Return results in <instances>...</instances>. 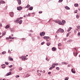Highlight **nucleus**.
Instances as JSON below:
<instances>
[{"mask_svg": "<svg viewBox=\"0 0 80 80\" xmlns=\"http://www.w3.org/2000/svg\"><path fill=\"white\" fill-rule=\"evenodd\" d=\"M26 56H21V57H19V58H21L22 60V61H25V60H27L28 58H26Z\"/></svg>", "mask_w": 80, "mask_h": 80, "instance_id": "obj_1", "label": "nucleus"}, {"mask_svg": "<svg viewBox=\"0 0 80 80\" xmlns=\"http://www.w3.org/2000/svg\"><path fill=\"white\" fill-rule=\"evenodd\" d=\"M45 35V32H42L40 33V35L41 37H42V36H44Z\"/></svg>", "mask_w": 80, "mask_h": 80, "instance_id": "obj_2", "label": "nucleus"}, {"mask_svg": "<svg viewBox=\"0 0 80 80\" xmlns=\"http://www.w3.org/2000/svg\"><path fill=\"white\" fill-rule=\"evenodd\" d=\"M58 31H59V32H62V33L64 32V30H63V29L61 28H59L58 29Z\"/></svg>", "mask_w": 80, "mask_h": 80, "instance_id": "obj_3", "label": "nucleus"}, {"mask_svg": "<svg viewBox=\"0 0 80 80\" xmlns=\"http://www.w3.org/2000/svg\"><path fill=\"white\" fill-rule=\"evenodd\" d=\"M17 9L18 10L20 11L22 9V7L21 6L18 7H17Z\"/></svg>", "mask_w": 80, "mask_h": 80, "instance_id": "obj_4", "label": "nucleus"}, {"mask_svg": "<svg viewBox=\"0 0 80 80\" xmlns=\"http://www.w3.org/2000/svg\"><path fill=\"white\" fill-rule=\"evenodd\" d=\"M10 15L11 17H13V16H14V15L13 14V12H10Z\"/></svg>", "mask_w": 80, "mask_h": 80, "instance_id": "obj_5", "label": "nucleus"}, {"mask_svg": "<svg viewBox=\"0 0 80 80\" xmlns=\"http://www.w3.org/2000/svg\"><path fill=\"white\" fill-rule=\"evenodd\" d=\"M43 38H44V39H45V40L49 39L50 38V37H47V36H44Z\"/></svg>", "mask_w": 80, "mask_h": 80, "instance_id": "obj_6", "label": "nucleus"}, {"mask_svg": "<svg viewBox=\"0 0 80 80\" xmlns=\"http://www.w3.org/2000/svg\"><path fill=\"white\" fill-rule=\"evenodd\" d=\"M12 75V72H9L6 74V76H9V75Z\"/></svg>", "mask_w": 80, "mask_h": 80, "instance_id": "obj_7", "label": "nucleus"}, {"mask_svg": "<svg viewBox=\"0 0 80 80\" xmlns=\"http://www.w3.org/2000/svg\"><path fill=\"white\" fill-rule=\"evenodd\" d=\"M53 22H55V23H59V22H60V20H53Z\"/></svg>", "mask_w": 80, "mask_h": 80, "instance_id": "obj_8", "label": "nucleus"}, {"mask_svg": "<svg viewBox=\"0 0 80 80\" xmlns=\"http://www.w3.org/2000/svg\"><path fill=\"white\" fill-rule=\"evenodd\" d=\"M62 64V65H68V63L67 62H61Z\"/></svg>", "mask_w": 80, "mask_h": 80, "instance_id": "obj_9", "label": "nucleus"}, {"mask_svg": "<svg viewBox=\"0 0 80 80\" xmlns=\"http://www.w3.org/2000/svg\"><path fill=\"white\" fill-rule=\"evenodd\" d=\"M64 8H65V9H66V10H70V8L68 7L67 6L65 7Z\"/></svg>", "mask_w": 80, "mask_h": 80, "instance_id": "obj_10", "label": "nucleus"}, {"mask_svg": "<svg viewBox=\"0 0 80 80\" xmlns=\"http://www.w3.org/2000/svg\"><path fill=\"white\" fill-rule=\"evenodd\" d=\"M55 66H52V67H51L49 68V70H52V69H53V68H55Z\"/></svg>", "mask_w": 80, "mask_h": 80, "instance_id": "obj_11", "label": "nucleus"}, {"mask_svg": "<svg viewBox=\"0 0 80 80\" xmlns=\"http://www.w3.org/2000/svg\"><path fill=\"white\" fill-rule=\"evenodd\" d=\"M18 2L19 5H21V0H18Z\"/></svg>", "mask_w": 80, "mask_h": 80, "instance_id": "obj_12", "label": "nucleus"}, {"mask_svg": "<svg viewBox=\"0 0 80 80\" xmlns=\"http://www.w3.org/2000/svg\"><path fill=\"white\" fill-rule=\"evenodd\" d=\"M52 51H55V50H57V49L56 48L54 47L52 48Z\"/></svg>", "mask_w": 80, "mask_h": 80, "instance_id": "obj_13", "label": "nucleus"}, {"mask_svg": "<svg viewBox=\"0 0 80 80\" xmlns=\"http://www.w3.org/2000/svg\"><path fill=\"white\" fill-rule=\"evenodd\" d=\"M1 3L2 4H4V3H5V1H3V0H0V1Z\"/></svg>", "mask_w": 80, "mask_h": 80, "instance_id": "obj_14", "label": "nucleus"}, {"mask_svg": "<svg viewBox=\"0 0 80 80\" xmlns=\"http://www.w3.org/2000/svg\"><path fill=\"white\" fill-rule=\"evenodd\" d=\"M53 65H54V66H57V65H58V63H54L52 65V66H53Z\"/></svg>", "mask_w": 80, "mask_h": 80, "instance_id": "obj_15", "label": "nucleus"}, {"mask_svg": "<svg viewBox=\"0 0 80 80\" xmlns=\"http://www.w3.org/2000/svg\"><path fill=\"white\" fill-rule=\"evenodd\" d=\"M72 28V27H69V29L67 31L68 32H69V31H70L71 29Z\"/></svg>", "mask_w": 80, "mask_h": 80, "instance_id": "obj_16", "label": "nucleus"}, {"mask_svg": "<svg viewBox=\"0 0 80 80\" xmlns=\"http://www.w3.org/2000/svg\"><path fill=\"white\" fill-rule=\"evenodd\" d=\"M18 20H19V18L17 19L16 20L14 21V22L16 23H18Z\"/></svg>", "mask_w": 80, "mask_h": 80, "instance_id": "obj_17", "label": "nucleus"}, {"mask_svg": "<svg viewBox=\"0 0 80 80\" xmlns=\"http://www.w3.org/2000/svg\"><path fill=\"white\" fill-rule=\"evenodd\" d=\"M33 7H29V10H33Z\"/></svg>", "mask_w": 80, "mask_h": 80, "instance_id": "obj_18", "label": "nucleus"}, {"mask_svg": "<svg viewBox=\"0 0 80 80\" xmlns=\"http://www.w3.org/2000/svg\"><path fill=\"white\" fill-rule=\"evenodd\" d=\"M71 72L73 73H75V72L73 70V69H71Z\"/></svg>", "mask_w": 80, "mask_h": 80, "instance_id": "obj_19", "label": "nucleus"}, {"mask_svg": "<svg viewBox=\"0 0 80 80\" xmlns=\"http://www.w3.org/2000/svg\"><path fill=\"white\" fill-rule=\"evenodd\" d=\"M9 27H10V26H9V25H7L6 26L5 28L7 29V28H8Z\"/></svg>", "mask_w": 80, "mask_h": 80, "instance_id": "obj_20", "label": "nucleus"}, {"mask_svg": "<svg viewBox=\"0 0 80 80\" xmlns=\"http://www.w3.org/2000/svg\"><path fill=\"white\" fill-rule=\"evenodd\" d=\"M62 23L63 25V24H65V20H62Z\"/></svg>", "mask_w": 80, "mask_h": 80, "instance_id": "obj_21", "label": "nucleus"}, {"mask_svg": "<svg viewBox=\"0 0 80 80\" xmlns=\"http://www.w3.org/2000/svg\"><path fill=\"white\" fill-rule=\"evenodd\" d=\"M18 23L20 25L22 24V20H20V21L18 22Z\"/></svg>", "mask_w": 80, "mask_h": 80, "instance_id": "obj_22", "label": "nucleus"}, {"mask_svg": "<svg viewBox=\"0 0 80 80\" xmlns=\"http://www.w3.org/2000/svg\"><path fill=\"white\" fill-rule=\"evenodd\" d=\"M9 60L10 61H13V58H11L9 57Z\"/></svg>", "mask_w": 80, "mask_h": 80, "instance_id": "obj_23", "label": "nucleus"}, {"mask_svg": "<svg viewBox=\"0 0 80 80\" xmlns=\"http://www.w3.org/2000/svg\"><path fill=\"white\" fill-rule=\"evenodd\" d=\"M74 5L76 7H78V3L75 4Z\"/></svg>", "mask_w": 80, "mask_h": 80, "instance_id": "obj_24", "label": "nucleus"}, {"mask_svg": "<svg viewBox=\"0 0 80 80\" xmlns=\"http://www.w3.org/2000/svg\"><path fill=\"white\" fill-rule=\"evenodd\" d=\"M46 44L47 45V46H49L50 45V42L46 43Z\"/></svg>", "mask_w": 80, "mask_h": 80, "instance_id": "obj_25", "label": "nucleus"}, {"mask_svg": "<svg viewBox=\"0 0 80 80\" xmlns=\"http://www.w3.org/2000/svg\"><path fill=\"white\" fill-rule=\"evenodd\" d=\"M30 5L29 4H28L26 7H25V8H28L29 7H30Z\"/></svg>", "mask_w": 80, "mask_h": 80, "instance_id": "obj_26", "label": "nucleus"}, {"mask_svg": "<svg viewBox=\"0 0 80 80\" xmlns=\"http://www.w3.org/2000/svg\"><path fill=\"white\" fill-rule=\"evenodd\" d=\"M73 55H74V56H76L77 55V54H78V53H77V52L75 54V53H74V52H73Z\"/></svg>", "mask_w": 80, "mask_h": 80, "instance_id": "obj_27", "label": "nucleus"}, {"mask_svg": "<svg viewBox=\"0 0 80 80\" xmlns=\"http://www.w3.org/2000/svg\"><path fill=\"white\" fill-rule=\"evenodd\" d=\"M58 24H59V25H63V23L61 22V21H60V22H59Z\"/></svg>", "mask_w": 80, "mask_h": 80, "instance_id": "obj_28", "label": "nucleus"}, {"mask_svg": "<svg viewBox=\"0 0 80 80\" xmlns=\"http://www.w3.org/2000/svg\"><path fill=\"white\" fill-rule=\"evenodd\" d=\"M72 40L70 39L67 42H72Z\"/></svg>", "mask_w": 80, "mask_h": 80, "instance_id": "obj_29", "label": "nucleus"}, {"mask_svg": "<svg viewBox=\"0 0 80 80\" xmlns=\"http://www.w3.org/2000/svg\"><path fill=\"white\" fill-rule=\"evenodd\" d=\"M5 53H6V52H5V51H4V52H2V55H4V54H5Z\"/></svg>", "mask_w": 80, "mask_h": 80, "instance_id": "obj_30", "label": "nucleus"}, {"mask_svg": "<svg viewBox=\"0 0 80 80\" xmlns=\"http://www.w3.org/2000/svg\"><path fill=\"white\" fill-rule=\"evenodd\" d=\"M5 34H6V32H5L4 33H3L2 35V37H3V36H4V35H5Z\"/></svg>", "mask_w": 80, "mask_h": 80, "instance_id": "obj_31", "label": "nucleus"}, {"mask_svg": "<svg viewBox=\"0 0 80 80\" xmlns=\"http://www.w3.org/2000/svg\"><path fill=\"white\" fill-rule=\"evenodd\" d=\"M69 78L68 77H66L65 78V80H68Z\"/></svg>", "mask_w": 80, "mask_h": 80, "instance_id": "obj_32", "label": "nucleus"}, {"mask_svg": "<svg viewBox=\"0 0 80 80\" xmlns=\"http://www.w3.org/2000/svg\"><path fill=\"white\" fill-rule=\"evenodd\" d=\"M56 70H60V68H59L58 67H57L56 68Z\"/></svg>", "mask_w": 80, "mask_h": 80, "instance_id": "obj_33", "label": "nucleus"}, {"mask_svg": "<svg viewBox=\"0 0 80 80\" xmlns=\"http://www.w3.org/2000/svg\"><path fill=\"white\" fill-rule=\"evenodd\" d=\"M71 32H68L67 34V37H68V36H69V34H70V33Z\"/></svg>", "mask_w": 80, "mask_h": 80, "instance_id": "obj_34", "label": "nucleus"}, {"mask_svg": "<svg viewBox=\"0 0 80 80\" xmlns=\"http://www.w3.org/2000/svg\"><path fill=\"white\" fill-rule=\"evenodd\" d=\"M29 76H30V75L29 74H28V73H27L26 74L27 77H29Z\"/></svg>", "mask_w": 80, "mask_h": 80, "instance_id": "obj_35", "label": "nucleus"}, {"mask_svg": "<svg viewBox=\"0 0 80 80\" xmlns=\"http://www.w3.org/2000/svg\"><path fill=\"white\" fill-rule=\"evenodd\" d=\"M5 63L7 65H8V62H5Z\"/></svg>", "mask_w": 80, "mask_h": 80, "instance_id": "obj_36", "label": "nucleus"}, {"mask_svg": "<svg viewBox=\"0 0 80 80\" xmlns=\"http://www.w3.org/2000/svg\"><path fill=\"white\" fill-rule=\"evenodd\" d=\"M62 1H63V0H59L58 2L59 3H60L61 2H62Z\"/></svg>", "mask_w": 80, "mask_h": 80, "instance_id": "obj_37", "label": "nucleus"}, {"mask_svg": "<svg viewBox=\"0 0 80 80\" xmlns=\"http://www.w3.org/2000/svg\"><path fill=\"white\" fill-rule=\"evenodd\" d=\"M16 78H18V77H20V76L18 75L16 76H15Z\"/></svg>", "mask_w": 80, "mask_h": 80, "instance_id": "obj_38", "label": "nucleus"}, {"mask_svg": "<svg viewBox=\"0 0 80 80\" xmlns=\"http://www.w3.org/2000/svg\"><path fill=\"white\" fill-rule=\"evenodd\" d=\"M78 37H80V32H78Z\"/></svg>", "mask_w": 80, "mask_h": 80, "instance_id": "obj_39", "label": "nucleus"}, {"mask_svg": "<svg viewBox=\"0 0 80 80\" xmlns=\"http://www.w3.org/2000/svg\"><path fill=\"white\" fill-rule=\"evenodd\" d=\"M77 28H78V29H80V26H78L77 27Z\"/></svg>", "mask_w": 80, "mask_h": 80, "instance_id": "obj_40", "label": "nucleus"}, {"mask_svg": "<svg viewBox=\"0 0 80 80\" xmlns=\"http://www.w3.org/2000/svg\"><path fill=\"white\" fill-rule=\"evenodd\" d=\"M61 45H62V44H61L60 43H59L58 44V46L59 47H60V46H61Z\"/></svg>", "mask_w": 80, "mask_h": 80, "instance_id": "obj_41", "label": "nucleus"}, {"mask_svg": "<svg viewBox=\"0 0 80 80\" xmlns=\"http://www.w3.org/2000/svg\"><path fill=\"white\" fill-rule=\"evenodd\" d=\"M76 18H79V16L78 15H77L76 16Z\"/></svg>", "mask_w": 80, "mask_h": 80, "instance_id": "obj_42", "label": "nucleus"}, {"mask_svg": "<svg viewBox=\"0 0 80 80\" xmlns=\"http://www.w3.org/2000/svg\"><path fill=\"white\" fill-rule=\"evenodd\" d=\"M19 70L21 71V70H22V68H19Z\"/></svg>", "mask_w": 80, "mask_h": 80, "instance_id": "obj_43", "label": "nucleus"}, {"mask_svg": "<svg viewBox=\"0 0 80 80\" xmlns=\"http://www.w3.org/2000/svg\"><path fill=\"white\" fill-rule=\"evenodd\" d=\"M13 28H11V32H13Z\"/></svg>", "mask_w": 80, "mask_h": 80, "instance_id": "obj_44", "label": "nucleus"}, {"mask_svg": "<svg viewBox=\"0 0 80 80\" xmlns=\"http://www.w3.org/2000/svg\"><path fill=\"white\" fill-rule=\"evenodd\" d=\"M44 42H42L41 43V45H43V44H44Z\"/></svg>", "mask_w": 80, "mask_h": 80, "instance_id": "obj_45", "label": "nucleus"}, {"mask_svg": "<svg viewBox=\"0 0 80 80\" xmlns=\"http://www.w3.org/2000/svg\"><path fill=\"white\" fill-rule=\"evenodd\" d=\"M56 33H59V31H58H58L56 32Z\"/></svg>", "mask_w": 80, "mask_h": 80, "instance_id": "obj_46", "label": "nucleus"}, {"mask_svg": "<svg viewBox=\"0 0 80 80\" xmlns=\"http://www.w3.org/2000/svg\"><path fill=\"white\" fill-rule=\"evenodd\" d=\"M5 68V66H4L2 67V68Z\"/></svg>", "mask_w": 80, "mask_h": 80, "instance_id": "obj_47", "label": "nucleus"}, {"mask_svg": "<svg viewBox=\"0 0 80 80\" xmlns=\"http://www.w3.org/2000/svg\"><path fill=\"white\" fill-rule=\"evenodd\" d=\"M13 67L12 65H11L9 66V68H12Z\"/></svg>", "mask_w": 80, "mask_h": 80, "instance_id": "obj_48", "label": "nucleus"}, {"mask_svg": "<svg viewBox=\"0 0 80 80\" xmlns=\"http://www.w3.org/2000/svg\"><path fill=\"white\" fill-rule=\"evenodd\" d=\"M28 17H30V13H29L28 14Z\"/></svg>", "mask_w": 80, "mask_h": 80, "instance_id": "obj_49", "label": "nucleus"}, {"mask_svg": "<svg viewBox=\"0 0 80 80\" xmlns=\"http://www.w3.org/2000/svg\"><path fill=\"white\" fill-rule=\"evenodd\" d=\"M2 27V23H0V27Z\"/></svg>", "mask_w": 80, "mask_h": 80, "instance_id": "obj_50", "label": "nucleus"}, {"mask_svg": "<svg viewBox=\"0 0 80 80\" xmlns=\"http://www.w3.org/2000/svg\"><path fill=\"white\" fill-rule=\"evenodd\" d=\"M1 66L2 67H3V66H5V64H3L1 65Z\"/></svg>", "mask_w": 80, "mask_h": 80, "instance_id": "obj_51", "label": "nucleus"}, {"mask_svg": "<svg viewBox=\"0 0 80 80\" xmlns=\"http://www.w3.org/2000/svg\"><path fill=\"white\" fill-rule=\"evenodd\" d=\"M67 38H65L64 39V41H65V40H67Z\"/></svg>", "mask_w": 80, "mask_h": 80, "instance_id": "obj_52", "label": "nucleus"}, {"mask_svg": "<svg viewBox=\"0 0 80 80\" xmlns=\"http://www.w3.org/2000/svg\"><path fill=\"white\" fill-rule=\"evenodd\" d=\"M22 40H25V38H22Z\"/></svg>", "mask_w": 80, "mask_h": 80, "instance_id": "obj_53", "label": "nucleus"}, {"mask_svg": "<svg viewBox=\"0 0 80 80\" xmlns=\"http://www.w3.org/2000/svg\"><path fill=\"white\" fill-rule=\"evenodd\" d=\"M42 13V11H41V12H39V13Z\"/></svg>", "mask_w": 80, "mask_h": 80, "instance_id": "obj_54", "label": "nucleus"}, {"mask_svg": "<svg viewBox=\"0 0 80 80\" xmlns=\"http://www.w3.org/2000/svg\"><path fill=\"white\" fill-rule=\"evenodd\" d=\"M50 73H51V72H48V74H49V75H50Z\"/></svg>", "mask_w": 80, "mask_h": 80, "instance_id": "obj_55", "label": "nucleus"}, {"mask_svg": "<svg viewBox=\"0 0 80 80\" xmlns=\"http://www.w3.org/2000/svg\"><path fill=\"white\" fill-rule=\"evenodd\" d=\"M46 60H47V61H49V60H48V58H46Z\"/></svg>", "mask_w": 80, "mask_h": 80, "instance_id": "obj_56", "label": "nucleus"}, {"mask_svg": "<svg viewBox=\"0 0 80 80\" xmlns=\"http://www.w3.org/2000/svg\"><path fill=\"white\" fill-rule=\"evenodd\" d=\"M23 18V17H20L19 18V20L20 19H22Z\"/></svg>", "mask_w": 80, "mask_h": 80, "instance_id": "obj_57", "label": "nucleus"}, {"mask_svg": "<svg viewBox=\"0 0 80 80\" xmlns=\"http://www.w3.org/2000/svg\"><path fill=\"white\" fill-rule=\"evenodd\" d=\"M74 33H75V34H76V30H74Z\"/></svg>", "mask_w": 80, "mask_h": 80, "instance_id": "obj_58", "label": "nucleus"}, {"mask_svg": "<svg viewBox=\"0 0 80 80\" xmlns=\"http://www.w3.org/2000/svg\"><path fill=\"white\" fill-rule=\"evenodd\" d=\"M9 38L10 39H12V37H11V36H9Z\"/></svg>", "mask_w": 80, "mask_h": 80, "instance_id": "obj_59", "label": "nucleus"}, {"mask_svg": "<svg viewBox=\"0 0 80 80\" xmlns=\"http://www.w3.org/2000/svg\"><path fill=\"white\" fill-rule=\"evenodd\" d=\"M68 67H70V65H68Z\"/></svg>", "mask_w": 80, "mask_h": 80, "instance_id": "obj_60", "label": "nucleus"}, {"mask_svg": "<svg viewBox=\"0 0 80 80\" xmlns=\"http://www.w3.org/2000/svg\"><path fill=\"white\" fill-rule=\"evenodd\" d=\"M45 71H43L42 72L44 73H45Z\"/></svg>", "mask_w": 80, "mask_h": 80, "instance_id": "obj_61", "label": "nucleus"}, {"mask_svg": "<svg viewBox=\"0 0 80 80\" xmlns=\"http://www.w3.org/2000/svg\"><path fill=\"white\" fill-rule=\"evenodd\" d=\"M12 70H13V69H10V71H12Z\"/></svg>", "mask_w": 80, "mask_h": 80, "instance_id": "obj_62", "label": "nucleus"}, {"mask_svg": "<svg viewBox=\"0 0 80 80\" xmlns=\"http://www.w3.org/2000/svg\"><path fill=\"white\" fill-rule=\"evenodd\" d=\"M9 39V38H6V39L7 40H8Z\"/></svg>", "mask_w": 80, "mask_h": 80, "instance_id": "obj_63", "label": "nucleus"}, {"mask_svg": "<svg viewBox=\"0 0 80 80\" xmlns=\"http://www.w3.org/2000/svg\"><path fill=\"white\" fill-rule=\"evenodd\" d=\"M46 41H47V42H48V41H49V40H48V39H46Z\"/></svg>", "mask_w": 80, "mask_h": 80, "instance_id": "obj_64", "label": "nucleus"}]
</instances>
